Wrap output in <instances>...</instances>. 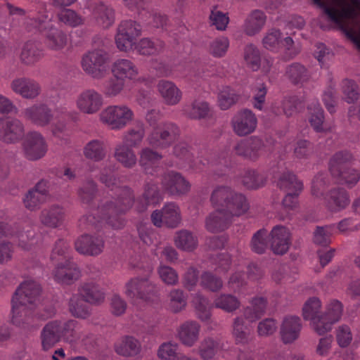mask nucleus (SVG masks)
<instances>
[{
    "label": "nucleus",
    "instance_id": "0eeeda50",
    "mask_svg": "<svg viewBox=\"0 0 360 360\" xmlns=\"http://www.w3.org/2000/svg\"><path fill=\"white\" fill-rule=\"evenodd\" d=\"M141 34L140 24L132 20H122L117 27L115 41L117 48L127 52L134 50L137 38Z\"/></svg>",
    "mask_w": 360,
    "mask_h": 360
},
{
    "label": "nucleus",
    "instance_id": "1a4fd4ad",
    "mask_svg": "<svg viewBox=\"0 0 360 360\" xmlns=\"http://www.w3.org/2000/svg\"><path fill=\"white\" fill-rule=\"evenodd\" d=\"M40 292L41 287L37 282L28 280L22 283L11 299L14 312L17 314L18 301L31 305V307H35L39 301Z\"/></svg>",
    "mask_w": 360,
    "mask_h": 360
},
{
    "label": "nucleus",
    "instance_id": "69168bd1",
    "mask_svg": "<svg viewBox=\"0 0 360 360\" xmlns=\"http://www.w3.org/2000/svg\"><path fill=\"white\" fill-rule=\"evenodd\" d=\"M97 191L96 182L92 179H89L78 188L77 194L82 203L89 205L94 200Z\"/></svg>",
    "mask_w": 360,
    "mask_h": 360
},
{
    "label": "nucleus",
    "instance_id": "f8f14e48",
    "mask_svg": "<svg viewBox=\"0 0 360 360\" xmlns=\"http://www.w3.org/2000/svg\"><path fill=\"white\" fill-rule=\"evenodd\" d=\"M103 104V96L94 89L79 93L75 100L77 108L82 113L93 115L98 112Z\"/></svg>",
    "mask_w": 360,
    "mask_h": 360
},
{
    "label": "nucleus",
    "instance_id": "ddd939ff",
    "mask_svg": "<svg viewBox=\"0 0 360 360\" xmlns=\"http://www.w3.org/2000/svg\"><path fill=\"white\" fill-rule=\"evenodd\" d=\"M10 88L14 94L27 100H34L41 93V84L28 77L14 78L10 83Z\"/></svg>",
    "mask_w": 360,
    "mask_h": 360
},
{
    "label": "nucleus",
    "instance_id": "e433bc0d",
    "mask_svg": "<svg viewBox=\"0 0 360 360\" xmlns=\"http://www.w3.org/2000/svg\"><path fill=\"white\" fill-rule=\"evenodd\" d=\"M267 301L262 297H257L252 299L250 306L246 307L243 311V320L249 322H255L259 319L265 313Z\"/></svg>",
    "mask_w": 360,
    "mask_h": 360
},
{
    "label": "nucleus",
    "instance_id": "e2e57ef3",
    "mask_svg": "<svg viewBox=\"0 0 360 360\" xmlns=\"http://www.w3.org/2000/svg\"><path fill=\"white\" fill-rule=\"evenodd\" d=\"M244 60L246 65L253 71H257L261 65V56L259 50L253 44L245 46L244 50Z\"/></svg>",
    "mask_w": 360,
    "mask_h": 360
},
{
    "label": "nucleus",
    "instance_id": "5701e85b",
    "mask_svg": "<svg viewBox=\"0 0 360 360\" xmlns=\"http://www.w3.org/2000/svg\"><path fill=\"white\" fill-rule=\"evenodd\" d=\"M91 18L98 27L108 29L115 22V12L111 6L103 2L97 3L92 8Z\"/></svg>",
    "mask_w": 360,
    "mask_h": 360
},
{
    "label": "nucleus",
    "instance_id": "7c9ffc66",
    "mask_svg": "<svg viewBox=\"0 0 360 360\" xmlns=\"http://www.w3.org/2000/svg\"><path fill=\"white\" fill-rule=\"evenodd\" d=\"M78 293L83 301L94 305L101 304L105 299V293L103 290L93 282L81 285L78 289Z\"/></svg>",
    "mask_w": 360,
    "mask_h": 360
},
{
    "label": "nucleus",
    "instance_id": "79ce46f5",
    "mask_svg": "<svg viewBox=\"0 0 360 360\" xmlns=\"http://www.w3.org/2000/svg\"><path fill=\"white\" fill-rule=\"evenodd\" d=\"M221 348L222 345L220 341L207 337L200 342L198 347V354L202 360H211Z\"/></svg>",
    "mask_w": 360,
    "mask_h": 360
},
{
    "label": "nucleus",
    "instance_id": "bb28decb",
    "mask_svg": "<svg viewBox=\"0 0 360 360\" xmlns=\"http://www.w3.org/2000/svg\"><path fill=\"white\" fill-rule=\"evenodd\" d=\"M44 57V49L38 42L34 41H26L21 47L19 53L20 61L27 66L34 65Z\"/></svg>",
    "mask_w": 360,
    "mask_h": 360
},
{
    "label": "nucleus",
    "instance_id": "49530a36",
    "mask_svg": "<svg viewBox=\"0 0 360 360\" xmlns=\"http://www.w3.org/2000/svg\"><path fill=\"white\" fill-rule=\"evenodd\" d=\"M17 304V314L13 309L11 303V321L14 325L21 326L23 324L29 323L32 319L34 307L22 303L20 301Z\"/></svg>",
    "mask_w": 360,
    "mask_h": 360
},
{
    "label": "nucleus",
    "instance_id": "dca6fc26",
    "mask_svg": "<svg viewBox=\"0 0 360 360\" xmlns=\"http://www.w3.org/2000/svg\"><path fill=\"white\" fill-rule=\"evenodd\" d=\"M264 150V143L257 136H251L249 139L241 140L233 148L236 155L252 160L258 159Z\"/></svg>",
    "mask_w": 360,
    "mask_h": 360
},
{
    "label": "nucleus",
    "instance_id": "f704fd0d",
    "mask_svg": "<svg viewBox=\"0 0 360 360\" xmlns=\"http://www.w3.org/2000/svg\"><path fill=\"white\" fill-rule=\"evenodd\" d=\"M114 158L125 168L131 169L137 164V157L133 148L122 143L116 145Z\"/></svg>",
    "mask_w": 360,
    "mask_h": 360
},
{
    "label": "nucleus",
    "instance_id": "ea45409f",
    "mask_svg": "<svg viewBox=\"0 0 360 360\" xmlns=\"http://www.w3.org/2000/svg\"><path fill=\"white\" fill-rule=\"evenodd\" d=\"M164 47V42L160 39L143 38L136 42L134 50H136L141 55L151 56L160 53L162 51Z\"/></svg>",
    "mask_w": 360,
    "mask_h": 360
},
{
    "label": "nucleus",
    "instance_id": "39448f33",
    "mask_svg": "<svg viewBox=\"0 0 360 360\" xmlns=\"http://www.w3.org/2000/svg\"><path fill=\"white\" fill-rule=\"evenodd\" d=\"M180 129L172 122H163L153 127L146 136L147 144L158 149L170 147L179 138Z\"/></svg>",
    "mask_w": 360,
    "mask_h": 360
},
{
    "label": "nucleus",
    "instance_id": "4be33fe9",
    "mask_svg": "<svg viewBox=\"0 0 360 360\" xmlns=\"http://www.w3.org/2000/svg\"><path fill=\"white\" fill-rule=\"evenodd\" d=\"M270 236V247L271 250L277 255H283L290 245V233L288 229L281 225L274 226Z\"/></svg>",
    "mask_w": 360,
    "mask_h": 360
},
{
    "label": "nucleus",
    "instance_id": "6ab92c4d",
    "mask_svg": "<svg viewBox=\"0 0 360 360\" xmlns=\"http://www.w3.org/2000/svg\"><path fill=\"white\" fill-rule=\"evenodd\" d=\"M65 217V208L60 205L53 204L40 212L39 219L44 226L57 229L63 224Z\"/></svg>",
    "mask_w": 360,
    "mask_h": 360
},
{
    "label": "nucleus",
    "instance_id": "473e14b6",
    "mask_svg": "<svg viewBox=\"0 0 360 360\" xmlns=\"http://www.w3.org/2000/svg\"><path fill=\"white\" fill-rule=\"evenodd\" d=\"M107 154V143L103 139H92L88 141L83 148L84 156L87 160L95 162L105 160Z\"/></svg>",
    "mask_w": 360,
    "mask_h": 360
},
{
    "label": "nucleus",
    "instance_id": "7ed1b4c3",
    "mask_svg": "<svg viewBox=\"0 0 360 360\" xmlns=\"http://www.w3.org/2000/svg\"><path fill=\"white\" fill-rule=\"evenodd\" d=\"M210 201L214 207H221L233 219L245 214L249 203L244 195L229 186H218L212 193Z\"/></svg>",
    "mask_w": 360,
    "mask_h": 360
},
{
    "label": "nucleus",
    "instance_id": "72a5a7b5",
    "mask_svg": "<svg viewBox=\"0 0 360 360\" xmlns=\"http://www.w3.org/2000/svg\"><path fill=\"white\" fill-rule=\"evenodd\" d=\"M349 202V194L344 188H334L328 193L326 206L331 212H338L345 209Z\"/></svg>",
    "mask_w": 360,
    "mask_h": 360
},
{
    "label": "nucleus",
    "instance_id": "cd10ccee",
    "mask_svg": "<svg viewBox=\"0 0 360 360\" xmlns=\"http://www.w3.org/2000/svg\"><path fill=\"white\" fill-rule=\"evenodd\" d=\"M215 211L206 218L205 226L210 232L222 231L229 227L233 219L221 207H214Z\"/></svg>",
    "mask_w": 360,
    "mask_h": 360
},
{
    "label": "nucleus",
    "instance_id": "a18cd8bd",
    "mask_svg": "<svg viewBox=\"0 0 360 360\" xmlns=\"http://www.w3.org/2000/svg\"><path fill=\"white\" fill-rule=\"evenodd\" d=\"M174 242L177 248L186 252H191L198 246L196 236L185 229L176 233Z\"/></svg>",
    "mask_w": 360,
    "mask_h": 360
},
{
    "label": "nucleus",
    "instance_id": "864d4df0",
    "mask_svg": "<svg viewBox=\"0 0 360 360\" xmlns=\"http://www.w3.org/2000/svg\"><path fill=\"white\" fill-rule=\"evenodd\" d=\"M184 111L189 118L200 120L208 116L210 109L207 102L194 101L190 105L185 106Z\"/></svg>",
    "mask_w": 360,
    "mask_h": 360
},
{
    "label": "nucleus",
    "instance_id": "2f4dec72",
    "mask_svg": "<svg viewBox=\"0 0 360 360\" xmlns=\"http://www.w3.org/2000/svg\"><path fill=\"white\" fill-rule=\"evenodd\" d=\"M112 75L121 79L134 80L139 75L138 67L130 60L117 59L111 68Z\"/></svg>",
    "mask_w": 360,
    "mask_h": 360
},
{
    "label": "nucleus",
    "instance_id": "bf43d9fd",
    "mask_svg": "<svg viewBox=\"0 0 360 360\" xmlns=\"http://www.w3.org/2000/svg\"><path fill=\"white\" fill-rule=\"evenodd\" d=\"M186 306V297L182 290L173 289L168 295V308L173 313H178Z\"/></svg>",
    "mask_w": 360,
    "mask_h": 360
},
{
    "label": "nucleus",
    "instance_id": "de8ad7c7",
    "mask_svg": "<svg viewBox=\"0 0 360 360\" xmlns=\"http://www.w3.org/2000/svg\"><path fill=\"white\" fill-rule=\"evenodd\" d=\"M156 149L148 146L142 148L139 153V165L146 172L154 164L158 162L162 158V154L158 152Z\"/></svg>",
    "mask_w": 360,
    "mask_h": 360
},
{
    "label": "nucleus",
    "instance_id": "052dcab7",
    "mask_svg": "<svg viewBox=\"0 0 360 360\" xmlns=\"http://www.w3.org/2000/svg\"><path fill=\"white\" fill-rule=\"evenodd\" d=\"M341 90L344 100L348 103L356 102L360 97L359 87L354 80L343 79L341 83Z\"/></svg>",
    "mask_w": 360,
    "mask_h": 360
},
{
    "label": "nucleus",
    "instance_id": "4468645a",
    "mask_svg": "<svg viewBox=\"0 0 360 360\" xmlns=\"http://www.w3.org/2000/svg\"><path fill=\"white\" fill-rule=\"evenodd\" d=\"M231 127L234 133L239 136H245L253 133L257 126L256 115L248 109L238 112L232 118Z\"/></svg>",
    "mask_w": 360,
    "mask_h": 360
},
{
    "label": "nucleus",
    "instance_id": "20e7f679",
    "mask_svg": "<svg viewBox=\"0 0 360 360\" xmlns=\"http://www.w3.org/2000/svg\"><path fill=\"white\" fill-rule=\"evenodd\" d=\"M134 117V112L129 106L117 104L105 108L99 115V120L110 129L119 131L132 122Z\"/></svg>",
    "mask_w": 360,
    "mask_h": 360
},
{
    "label": "nucleus",
    "instance_id": "f03ea898",
    "mask_svg": "<svg viewBox=\"0 0 360 360\" xmlns=\"http://www.w3.org/2000/svg\"><path fill=\"white\" fill-rule=\"evenodd\" d=\"M51 18L45 5L39 8L36 16L27 17L24 20L23 27L27 32H44V42L47 50L61 53L68 45L67 34L54 25H49Z\"/></svg>",
    "mask_w": 360,
    "mask_h": 360
},
{
    "label": "nucleus",
    "instance_id": "3c124183",
    "mask_svg": "<svg viewBox=\"0 0 360 360\" xmlns=\"http://www.w3.org/2000/svg\"><path fill=\"white\" fill-rule=\"evenodd\" d=\"M68 307L72 316L77 319H86L91 314L90 308L83 302L79 294L71 297Z\"/></svg>",
    "mask_w": 360,
    "mask_h": 360
},
{
    "label": "nucleus",
    "instance_id": "a19ab883",
    "mask_svg": "<svg viewBox=\"0 0 360 360\" xmlns=\"http://www.w3.org/2000/svg\"><path fill=\"white\" fill-rule=\"evenodd\" d=\"M161 199L162 195L157 184L148 182L145 186L143 199L139 202L137 209L139 212H143L149 205H156Z\"/></svg>",
    "mask_w": 360,
    "mask_h": 360
},
{
    "label": "nucleus",
    "instance_id": "c85d7f7f",
    "mask_svg": "<svg viewBox=\"0 0 360 360\" xmlns=\"http://www.w3.org/2000/svg\"><path fill=\"white\" fill-rule=\"evenodd\" d=\"M267 16L259 9L252 11L246 17L243 30L245 34L252 37L259 34L265 27Z\"/></svg>",
    "mask_w": 360,
    "mask_h": 360
},
{
    "label": "nucleus",
    "instance_id": "412c9836",
    "mask_svg": "<svg viewBox=\"0 0 360 360\" xmlns=\"http://www.w3.org/2000/svg\"><path fill=\"white\" fill-rule=\"evenodd\" d=\"M75 248L80 254L97 256L103 250L104 241L101 237L84 234L75 240Z\"/></svg>",
    "mask_w": 360,
    "mask_h": 360
},
{
    "label": "nucleus",
    "instance_id": "f257e3e1",
    "mask_svg": "<svg viewBox=\"0 0 360 360\" xmlns=\"http://www.w3.org/2000/svg\"><path fill=\"white\" fill-rule=\"evenodd\" d=\"M98 180L111 190L117 188V197L103 202L97 209L84 215L79 219V226L89 229L105 221L114 229H121L124 225V221L120 216L131 207L134 202L133 193L128 187L118 186L119 179L109 167H104L101 171Z\"/></svg>",
    "mask_w": 360,
    "mask_h": 360
},
{
    "label": "nucleus",
    "instance_id": "338daca9",
    "mask_svg": "<svg viewBox=\"0 0 360 360\" xmlns=\"http://www.w3.org/2000/svg\"><path fill=\"white\" fill-rule=\"evenodd\" d=\"M177 343L169 341L162 343L158 349L157 356L162 360H176L180 352Z\"/></svg>",
    "mask_w": 360,
    "mask_h": 360
},
{
    "label": "nucleus",
    "instance_id": "680f3d73",
    "mask_svg": "<svg viewBox=\"0 0 360 360\" xmlns=\"http://www.w3.org/2000/svg\"><path fill=\"white\" fill-rule=\"evenodd\" d=\"M334 323L324 314L323 312L314 317L310 321L311 329L319 335H323L331 331Z\"/></svg>",
    "mask_w": 360,
    "mask_h": 360
},
{
    "label": "nucleus",
    "instance_id": "09e8293b",
    "mask_svg": "<svg viewBox=\"0 0 360 360\" xmlns=\"http://www.w3.org/2000/svg\"><path fill=\"white\" fill-rule=\"evenodd\" d=\"M332 176L341 185L348 188L354 187L360 180V171L357 169L347 167L340 170L338 175Z\"/></svg>",
    "mask_w": 360,
    "mask_h": 360
},
{
    "label": "nucleus",
    "instance_id": "f3484780",
    "mask_svg": "<svg viewBox=\"0 0 360 360\" xmlns=\"http://www.w3.org/2000/svg\"><path fill=\"white\" fill-rule=\"evenodd\" d=\"M24 135V125L16 118L0 120V140L7 143L19 141Z\"/></svg>",
    "mask_w": 360,
    "mask_h": 360
},
{
    "label": "nucleus",
    "instance_id": "9b49d317",
    "mask_svg": "<svg viewBox=\"0 0 360 360\" xmlns=\"http://www.w3.org/2000/svg\"><path fill=\"white\" fill-rule=\"evenodd\" d=\"M181 220L180 208L174 202L167 203L161 210H155L151 214V221L157 227H161L165 224L170 228H176Z\"/></svg>",
    "mask_w": 360,
    "mask_h": 360
},
{
    "label": "nucleus",
    "instance_id": "b1692460",
    "mask_svg": "<svg viewBox=\"0 0 360 360\" xmlns=\"http://www.w3.org/2000/svg\"><path fill=\"white\" fill-rule=\"evenodd\" d=\"M157 90L163 103L167 105H176L182 99V91L172 81L160 80L157 84Z\"/></svg>",
    "mask_w": 360,
    "mask_h": 360
},
{
    "label": "nucleus",
    "instance_id": "6e6d98bb",
    "mask_svg": "<svg viewBox=\"0 0 360 360\" xmlns=\"http://www.w3.org/2000/svg\"><path fill=\"white\" fill-rule=\"evenodd\" d=\"M278 186L287 192L302 191L303 189L302 182L290 172H285L280 176Z\"/></svg>",
    "mask_w": 360,
    "mask_h": 360
},
{
    "label": "nucleus",
    "instance_id": "774afa93",
    "mask_svg": "<svg viewBox=\"0 0 360 360\" xmlns=\"http://www.w3.org/2000/svg\"><path fill=\"white\" fill-rule=\"evenodd\" d=\"M200 285L210 291L217 292L222 288L223 281L212 273L205 271L200 276Z\"/></svg>",
    "mask_w": 360,
    "mask_h": 360
},
{
    "label": "nucleus",
    "instance_id": "5fc2aeb1",
    "mask_svg": "<svg viewBox=\"0 0 360 360\" xmlns=\"http://www.w3.org/2000/svg\"><path fill=\"white\" fill-rule=\"evenodd\" d=\"M213 304L216 308L231 313L240 308V302L231 294H221L214 299Z\"/></svg>",
    "mask_w": 360,
    "mask_h": 360
},
{
    "label": "nucleus",
    "instance_id": "aec40b11",
    "mask_svg": "<svg viewBox=\"0 0 360 360\" xmlns=\"http://www.w3.org/2000/svg\"><path fill=\"white\" fill-rule=\"evenodd\" d=\"M302 328V321L297 316H285L280 328L281 341L285 344H292L300 337Z\"/></svg>",
    "mask_w": 360,
    "mask_h": 360
},
{
    "label": "nucleus",
    "instance_id": "4d7b16f0",
    "mask_svg": "<svg viewBox=\"0 0 360 360\" xmlns=\"http://www.w3.org/2000/svg\"><path fill=\"white\" fill-rule=\"evenodd\" d=\"M239 99V95L229 86L223 87L217 96V104L222 110H226L236 104Z\"/></svg>",
    "mask_w": 360,
    "mask_h": 360
},
{
    "label": "nucleus",
    "instance_id": "603ef678",
    "mask_svg": "<svg viewBox=\"0 0 360 360\" xmlns=\"http://www.w3.org/2000/svg\"><path fill=\"white\" fill-rule=\"evenodd\" d=\"M56 18L59 23L70 27H77L84 23V18L75 11L70 8L58 11Z\"/></svg>",
    "mask_w": 360,
    "mask_h": 360
},
{
    "label": "nucleus",
    "instance_id": "c9c22d12",
    "mask_svg": "<svg viewBox=\"0 0 360 360\" xmlns=\"http://www.w3.org/2000/svg\"><path fill=\"white\" fill-rule=\"evenodd\" d=\"M146 136V128L143 122L139 120L136 125L129 128L122 134V143L137 148L141 146Z\"/></svg>",
    "mask_w": 360,
    "mask_h": 360
},
{
    "label": "nucleus",
    "instance_id": "9d476101",
    "mask_svg": "<svg viewBox=\"0 0 360 360\" xmlns=\"http://www.w3.org/2000/svg\"><path fill=\"white\" fill-rule=\"evenodd\" d=\"M47 148L44 136L35 131L28 132L22 143L25 156L32 161L43 158L47 152Z\"/></svg>",
    "mask_w": 360,
    "mask_h": 360
},
{
    "label": "nucleus",
    "instance_id": "393cba45",
    "mask_svg": "<svg viewBox=\"0 0 360 360\" xmlns=\"http://www.w3.org/2000/svg\"><path fill=\"white\" fill-rule=\"evenodd\" d=\"M80 276L77 265L70 260L58 264L53 271L55 280L62 284L70 285L79 279Z\"/></svg>",
    "mask_w": 360,
    "mask_h": 360
},
{
    "label": "nucleus",
    "instance_id": "6e6552de",
    "mask_svg": "<svg viewBox=\"0 0 360 360\" xmlns=\"http://www.w3.org/2000/svg\"><path fill=\"white\" fill-rule=\"evenodd\" d=\"M156 292V285L148 277H136L125 284L124 294L132 301L148 300Z\"/></svg>",
    "mask_w": 360,
    "mask_h": 360
},
{
    "label": "nucleus",
    "instance_id": "a211bd4d",
    "mask_svg": "<svg viewBox=\"0 0 360 360\" xmlns=\"http://www.w3.org/2000/svg\"><path fill=\"white\" fill-rule=\"evenodd\" d=\"M162 186L171 195L186 194L191 188L189 182L181 174L174 171H169L163 174Z\"/></svg>",
    "mask_w": 360,
    "mask_h": 360
},
{
    "label": "nucleus",
    "instance_id": "8fccbe9b",
    "mask_svg": "<svg viewBox=\"0 0 360 360\" xmlns=\"http://www.w3.org/2000/svg\"><path fill=\"white\" fill-rule=\"evenodd\" d=\"M352 160L353 156L349 151L341 150L335 153L329 162V170L331 175L339 174L340 170L347 167L346 165Z\"/></svg>",
    "mask_w": 360,
    "mask_h": 360
},
{
    "label": "nucleus",
    "instance_id": "0e129e2a",
    "mask_svg": "<svg viewBox=\"0 0 360 360\" xmlns=\"http://www.w3.org/2000/svg\"><path fill=\"white\" fill-rule=\"evenodd\" d=\"M321 302L316 297L308 299L302 307V316L304 320L311 321L314 317H317L322 311Z\"/></svg>",
    "mask_w": 360,
    "mask_h": 360
},
{
    "label": "nucleus",
    "instance_id": "a878e982",
    "mask_svg": "<svg viewBox=\"0 0 360 360\" xmlns=\"http://www.w3.org/2000/svg\"><path fill=\"white\" fill-rule=\"evenodd\" d=\"M60 321H52L47 323L40 333L41 349L47 352L61 340Z\"/></svg>",
    "mask_w": 360,
    "mask_h": 360
},
{
    "label": "nucleus",
    "instance_id": "37998d69",
    "mask_svg": "<svg viewBox=\"0 0 360 360\" xmlns=\"http://www.w3.org/2000/svg\"><path fill=\"white\" fill-rule=\"evenodd\" d=\"M285 75L294 84H302L309 79L307 69L300 63H294L286 67Z\"/></svg>",
    "mask_w": 360,
    "mask_h": 360
},
{
    "label": "nucleus",
    "instance_id": "c03bdc74",
    "mask_svg": "<svg viewBox=\"0 0 360 360\" xmlns=\"http://www.w3.org/2000/svg\"><path fill=\"white\" fill-rule=\"evenodd\" d=\"M61 339L68 342H76L82 339V331L79 323L75 320H68L62 323L60 322Z\"/></svg>",
    "mask_w": 360,
    "mask_h": 360
},
{
    "label": "nucleus",
    "instance_id": "c756f323",
    "mask_svg": "<svg viewBox=\"0 0 360 360\" xmlns=\"http://www.w3.org/2000/svg\"><path fill=\"white\" fill-rule=\"evenodd\" d=\"M200 326L195 321H187L177 330V338L186 347H193L198 340Z\"/></svg>",
    "mask_w": 360,
    "mask_h": 360
},
{
    "label": "nucleus",
    "instance_id": "13d9d810",
    "mask_svg": "<svg viewBox=\"0 0 360 360\" xmlns=\"http://www.w3.org/2000/svg\"><path fill=\"white\" fill-rule=\"evenodd\" d=\"M125 87V82L112 75L106 80L103 86V93L107 98H114L120 95Z\"/></svg>",
    "mask_w": 360,
    "mask_h": 360
},
{
    "label": "nucleus",
    "instance_id": "58836bf2",
    "mask_svg": "<svg viewBox=\"0 0 360 360\" xmlns=\"http://www.w3.org/2000/svg\"><path fill=\"white\" fill-rule=\"evenodd\" d=\"M115 350L120 356H135L141 352V344L134 337L126 336L115 344Z\"/></svg>",
    "mask_w": 360,
    "mask_h": 360
},
{
    "label": "nucleus",
    "instance_id": "4c0bfd02",
    "mask_svg": "<svg viewBox=\"0 0 360 360\" xmlns=\"http://www.w3.org/2000/svg\"><path fill=\"white\" fill-rule=\"evenodd\" d=\"M309 110V122L314 131L319 133H328L331 131V127L324 122V112L319 103L311 104Z\"/></svg>",
    "mask_w": 360,
    "mask_h": 360
},
{
    "label": "nucleus",
    "instance_id": "423d86ee",
    "mask_svg": "<svg viewBox=\"0 0 360 360\" xmlns=\"http://www.w3.org/2000/svg\"><path fill=\"white\" fill-rule=\"evenodd\" d=\"M109 60L107 52L96 49L83 56L81 65L86 75L96 79H102L108 73Z\"/></svg>",
    "mask_w": 360,
    "mask_h": 360
},
{
    "label": "nucleus",
    "instance_id": "2eb2a0df",
    "mask_svg": "<svg viewBox=\"0 0 360 360\" xmlns=\"http://www.w3.org/2000/svg\"><path fill=\"white\" fill-rule=\"evenodd\" d=\"M22 117L26 121L37 127H46L51 123L53 115L51 108L44 103H35L22 111Z\"/></svg>",
    "mask_w": 360,
    "mask_h": 360
}]
</instances>
